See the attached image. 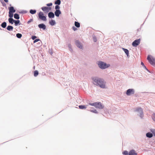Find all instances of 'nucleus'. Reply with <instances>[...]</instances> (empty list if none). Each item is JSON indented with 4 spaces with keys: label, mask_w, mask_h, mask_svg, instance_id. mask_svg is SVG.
<instances>
[{
    "label": "nucleus",
    "mask_w": 155,
    "mask_h": 155,
    "mask_svg": "<svg viewBox=\"0 0 155 155\" xmlns=\"http://www.w3.org/2000/svg\"><path fill=\"white\" fill-rule=\"evenodd\" d=\"M2 3L3 6H6V4L4 2H2Z\"/></svg>",
    "instance_id": "obj_48"
},
{
    "label": "nucleus",
    "mask_w": 155,
    "mask_h": 155,
    "mask_svg": "<svg viewBox=\"0 0 155 155\" xmlns=\"http://www.w3.org/2000/svg\"><path fill=\"white\" fill-rule=\"evenodd\" d=\"M74 25L77 28H79L80 26V23L79 22L76 21L74 22Z\"/></svg>",
    "instance_id": "obj_24"
},
{
    "label": "nucleus",
    "mask_w": 155,
    "mask_h": 155,
    "mask_svg": "<svg viewBox=\"0 0 155 155\" xmlns=\"http://www.w3.org/2000/svg\"><path fill=\"white\" fill-rule=\"evenodd\" d=\"M14 16V18L17 20H18L20 18L19 15L17 13H15Z\"/></svg>",
    "instance_id": "obj_21"
},
{
    "label": "nucleus",
    "mask_w": 155,
    "mask_h": 155,
    "mask_svg": "<svg viewBox=\"0 0 155 155\" xmlns=\"http://www.w3.org/2000/svg\"><path fill=\"white\" fill-rule=\"evenodd\" d=\"M129 155H134L132 152L130 150L129 152Z\"/></svg>",
    "instance_id": "obj_47"
},
{
    "label": "nucleus",
    "mask_w": 155,
    "mask_h": 155,
    "mask_svg": "<svg viewBox=\"0 0 155 155\" xmlns=\"http://www.w3.org/2000/svg\"><path fill=\"white\" fill-rule=\"evenodd\" d=\"M48 16L49 18H54L55 16V14L52 12H50L48 14Z\"/></svg>",
    "instance_id": "obj_12"
},
{
    "label": "nucleus",
    "mask_w": 155,
    "mask_h": 155,
    "mask_svg": "<svg viewBox=\"0 0 155 155\" xmlns=\"http://www.w3.org/2000/svg\"><path fill=\"white\" fill-rule=\"evenodd\" d=\"M155 143V141H154Z\"/></svg>",
    "instance_id": "obj_57"
},
{
    "label": "nucleus",
    "mask_w": 155,
    "mask_h": 155,
    "mask_svg": "<svg viewBox=\"0 0 155 155\" xmlns=\"http://www.w3.org/2000/svg\"><path fill=\"white\" fill-rule=\"evenodd\" d=\"M97 64L99 68L102 69H104L109 67L110 65L107 64L101 61H98L97 62Z\"/></svg>",
    "instance_id": "obj_2"
},
{
    "label": "nucleus",
    "mask_w": 155,
    "mask_h": 155,
    "mask_svg": "<svg viewBox=\"0 0 155 155\" xmlns=\"http://www.w3.org/2000/svg\"><path fill=\"white\" fill-rule=\"evenodd\" d=\"M56 22L54 20L51 19L49 21V24L51 26H53L56 24Z\"/></svg>",
    "instance_id": "obj_15"
},
{
    "label": "nucleus",
    "mask_w": 155,
    "mask_h": 155,
    "mask_svg": "<svg viewBox=\"0 0 155 155\" xmlns=\"http://www.w3.org/2000/svg\"><path fill=\"white\" fill-rule=\"evenodd\" d=\"M38 27L40 29H42L44 30H45L46 28V25L44 23H41L38 25Z\"/></svg>",
    "instance_id": "obj_11"
},
{
    "label": "nucleus",
    "mask_w": 155,
    "mask_h": 155,
    "mask_svg": "<svg viewBox=\"0 0 155 155\" xmlns=\"http://www.w3.org/2000/svg\"><path fill=\"white\" fill-rule=\"evenodd\" d=\"M91 79L94 82V84L99 86L102 88H106L105 82L103 79L97 77H93L91 78Z\"/></svg>",
    "instance_id": "obj_1"
},
{
    "label": "nucleus",
    "mask_w": 155,
    "mask_h": 155,
    "mask_svg": "<svg viewBox=\"0 0 155 155\" xmlns=\"http://www.w3.org/2000/svg\"><path fill=\"white\" fill-rule=\"evenodd\" d=\"M37 38V37L35 35H32L31 37V38L33 40H35Z\"/></svg>",
    "instance_id": "obj_41"
},
{
    "label": "nucleus",
    "mask_w": 155,
    "mask_h": 155,
    "mask_svg": "<svg viewBox=\"0 0 155 155\" xmlns=\"http://www.w3.org/2000/svg\"><path fill=\"white\" fill-rule=\"evenodd\" d=\"M52 5H53L52 3L51 2V3H49L47 4L46 5L47 6V7H50V6H52Z\"/></svg>",
    "instance_id": "obj_39"
},
{
    "label": "nucleus",
    "mask_w": 155,
    "mask_h": 155,
    "mask_svg": "<svg viewBox=\"0 0 155 155\" xmlns=\"http://www.w3.org/2000/svg\"><path fill=\"white\" fill-rule=\"evenodd\" d=\"M143 25V24H142V25H141V26L142 25Z\"/></svg>",
    "instance_id": "obj_54"
},
{
    "label": "nucleus",
    "mask_w": 155,
    "mask_h": 155,
    "mask_svg": "<svg viewBox=\"0 0 155 155\" xmlns=\"http://www.w3.org/2000/svg\"><path fill=\"white\" fill-rule=\"evenodd\" d=\"M33 19H30L28 22L27 24H29L30 22H33Z\"/></svg>",
    "instance_id": "obj_42"
},
{
    "label": "nucleus",
    "mask_w": 155,
    "mask_h": 155,
    "mask_svg": "<svg viewBox=\"0 0 155 155\" xmlns=\"http://www.w3.org/2000/svg\"><path fill=\"white\" fill-rule=\"evenodd\" d=\"M15 20L13 18H9L8 19V21L9 23L12 25L15 23Z\"/></svg>",
    "instance_id": "obj_18"
},
{
    "label": "nucleus",
    "mask_w": 155,
    "mask_h": 155,
    "mask_svg": "<svg viewBox=\"0 0 155 155\" xmlns=\"http://www.w3.org/2000/svg\"><path fill=\"white\" fill-rule=\"evenodd\" d=\"M38 72L37 70H35L34 72V75L35 77H37L38 75Z\"/></svg>",
    "instance_id": "obj_28"
},
{
    "label": "nucleus",
    "mask_w": 155,
    "mask_h": 155,
    "mask_svg": "<svg viewBox=\"0 0 155 155\" xmlns=\"http://www.w3.org/2000/svg\"><path fill=\"white\" fill-rule=\"evenodd\" d=\"M146 136L148 138H151L153 137V134L150 132H148L146 133Z\"/></svg>",
    "instance_id": "obj_17"
},
{
    "label": "nucleus",
    "mask_w": 155,
    "mask_h": 155,
    "mask_svg": "<svg viewBox=\"0 0 155 155\" xmlns=\"http://www.w3.org/2000/svg\"><path fill=\"white\" fill-rule=\"evenodd\" d=\"M41 9L45 13H46L48 12L50 10H51V7L44 6L42 7Z\"/></svg>",
    "instance_id": "obj_8"
},
{
    "label": "nucleus",
    "mask_w": 155,
    "mask_h": 155,
    "mask_svg": "<svg viewBox=\"0 0 155 155\" xmlns=\"http://www.w3.org/2000/svg\"><path fill=\"white\" fill-rule=\"evenodd\" d=\"M61 14V12L60 10H56L54 12L55 15L57 17H59Z\"/></svg>",
    "instance_id": "obj_14"
},
{
    "label": "nucleus",
    "mask_w": 155,
    "mask_h": 155,
    "mask_svg": "<svg viewBox=\"0 0 155 155\" xmlns=\"http://www.w3.org/2000/svg\"><path fill=\"white\" fill-rule=\"evenodd\" d=\"M96 105L95 107L99 109H102L104 107V106L103 104H102L100 102H96Z\"/></svg>",
    "instance_id": "obj_9"
},
{
    "label": "nucleus",
    "mask_w": 155,
    "mask_h": 155,
    "mask_svg": "<svg viewBox=\"0 0 155 155\" xmlns=\"http://www.w3.org/2000/svg\"><path fill=\"white\" fill-rule=\"evenodd\" d=\"M141 65H142V66L143 67V68L144 67V66H145V65L142 62H141Z\"/></svg>",
    "instance_id": "obj_49"
},
{
    "label": "nucleus",
    "mask_w": 155,
    "mask_h": 155,
    "mask_svg": "<svg viewBox=\"0 0 155 155\" xmlns=\"http://www.w3.org/2000/svg\"><path fill=\"white\" fill-rule=\"evenodd\" d=\"M134 111L137 113V115L141 119H143L144 117L143 112V109L141 107H137L134 110Z\"/></svg>",
    "instance_id": "obj_3"
},
{
    "label": "nucleus",
    "mask_w": 155,
    "mask_h": 155,
    "mask_svg": "<svg viewBox=\"0 0 155 155\" xmlns=\"http://www.w3.org/2000/svg\"><path fill=\"white\" fill-rule=\"evenodd\" d=\"M7 25L6 22L5 21H4L1 24V26L3 28H5L7 26Z\"/></svg>",
    "instance_id": "obj_20"
},
{
    "label": "nucleus",
    "mask_w": 155,
    "mask_h": 155,
    "mask_svg": "<svg viewBox=\"0 0 155 155\" xmlns=\"http://www.w3.org/2000/svg\"><path fill=\"white\" fill-rule=\"evenodd\" d=\"M152 118L153 121L155 120V113L153 114L152 115Z\"/></svg>",
    "instance_id": "obj_38"
},
{
    "label": "nucleus",
    "mask_w": 155,
    "mask_h": 155,
    "mask_svg": "<svg viewBox=\"0 0 155 155\" xmlns=\"http://www.w3.org/2000/svg\"><path fill=\"white\" fill-rule=\"evenodd\" d=\"M131 151L133 153L134 155H137V153L134 150L132 149V150H131Z\"/></svg>",
    "instance_id": "obj_36"
},
{
    "label": "nucleus",
    "mask_w": 155,
    "mask_h": 155,
    "mask_svg": "<svg viewBox=\"0 0 155 155\" xmlns=\"http://www.w3.org/2000/svg\"><path fill=\"white\" fill-rule=\"evenodd\" d=\"M96 102H94V103H89L88 104L90 105L94 106L95 107L96 105Z\"/></svg>",
    "instance_id": "obj_33"
},
{
    "label": "nucleus",
    "mask_w": 155,
    "mask_h": 155,
    "mask_svg": "<svg viewBox=\"0 0 155 155\" xmlns=\"http://www.w3.org/2000/svg\"><path fill=\"white\" fill-rule=\"evenodd\" d=\"M14 23L15 25L16 26L21 25V24L20 23V21L18 19L17 20H15Z\"/></svg>",
    "instance_id": "obj_19"
},
{
    "label": "nucleus",
    "mask_w": 155,
    "mask_h": 155,
    "mask_svg": "<svg viewBox=\"0 0 155 155\" xmlns=\"http://www.w3.org/2000/svg\"><path fill=\"white\" fill-rule=\"evenodd\" d=\"M122 153L123 155H128L129 153L127 150H124L122 152Z\"/></svg>",
    "instance_id": "obj_32"
},
{
    "label": "nucleus",
    "mask_w": 155,
    "mask_h": 155,
    "mask_svg": "<svg viewBox=\"0 0 155 155\" xmlns=\"http://www.w3.org/2000/svg\"><path fill=\"white\" fill-rule=\"evenodd\" d=\"M16 37L18 38H20L22 36V35L21 33H18L16 34Z\"/></svg>",
    "instance_id": "obj_29"
},
{
    "label": "nucleus",
    "mask_w": 155,
    "mask_h": 155,
    "mask_svg": "<svg viewBox=\"0 0 155 155\" xmlns=\"http://www.w3.org/2000/svg\"><path fill=\"white\" fill-rule=\"evenodd\" d=\"M68 47L70 49V50H72V49L71 48V45L70 44H68Z\"/></svg>",
    "instance_id": "obj_44"
},
{
    "label": "nucleus",
    "mask_w": 155,
    "mask_h": 155,
    "mask_svg": "<svg viewBox=\"0 0 155 155\" xmlns=\"http://www.w3.org/2000/svg\"><path fill=\"white\" fill-rule=\"evenodd\" d=\"M0 30H2V29L1 28H0Z\"/></svg>",
    "instance_id": "obj_52"
},
{
    "label": "nucleus",
    "mask_w": 155,
    "mask_h": 155,
    "mask_svg": "<svg viewBox=\"0 0 155 155\" xmlns=\"http://www.w3.org/2000/svg\"><path fill=\"white\" fill-rule=\"evenodd\" d=\"M147 59L149 63L153 66L155 67V58L153 57H150V55H148L147 57Z\"/></svg>",
    "instance_id": "obj_5"
},
{
    "label": "nucleus",
    "mask_w": 155,
    "mask_h": 155,
    "mask_svg": "<svg viewBox=\"0 0 155 155\" xmlns=\"http://www.w3.org/2000/svg\"><path fill=\"white\" fill-rule=\"evenodd\" d=\"M76 45L78 48L80 49H82L83 46L81 43L78 40H77L75 41Z\"/></svg>",
    "instance_id": "obj_10"
},
{
    "label": "nucleus",
    "mask_w": 155,
    "mask_h": 155,
    "mask_svg": "<svg viewBox=\"0 0 155 155\" xmlns=\"http://www.w3.org/2000/svg\"><path fill=\"white\" fill-rule=\"evenodd\" d=\"M39 41H40V40L39 39L36 38L35 40H34L33 43H35L38 42Z\"/></svg>",
    "instance_id": "obj_40"
},
{
    "label": "nucleus",
    "mask_w": 155,
    "mask_h": 155,
    "mask_svg": "<svg viewBox=\"0 0 155 155\" xmlns=\"http://www.w3.org/2000/svg\"><path fill=\"white\" fill-rule=\"evenodd\" d=\"M4 1L6 3H8V0H4Z\"/></svg>",
    "instance_id": "obj_51"
},
{
    "label": "nucleus",
    "mask_w": 155,
    "mask_h": 155,
    "mask_svg": "<svg viewBox=\"0 0 155 155\" xmlns=\"http://www.w3.org/2000/svg\"><path fill=\"white\" fill-rule=\"evenodd\" d=\"M140 38L135 40L132 43V45L134 47H137L140 44Z\"/></svg>",
    "instance_id": "obj_7"
},
{
    "label": "nucleus",
    "mask_w": 155,
    "mask_h": 155,
    "mask_svg": "<svg viewBox=\"0 0 155 155\" xmlns=\"http://www.w3.org/2000/svg\"><path fill=\"white\" fill-rule=\"evenodd\" d=\"M33 68H34V69H35V66H34V67H33Z\"/></svg>",
    "instance_id": "obj_53"
},
{
    "label": "nucleus",
    "mask_w": 155,
    "mask_h": 155,
    "mask_svg": "<svg viewBox=\"0 0 155 155\" xmlns=\"http://www.w3.org/2000/svg\"><path fill=\"white\" fill-rule=\"evenodd\" d=\"M73 30L74 31H76L77 30V28L74 26H73L72 28Z\"/></svg>",
    "instance_id": "obj_46"
},
{
    "label": "nucleus",
    "mask_w": 155,
    "mask_h": 155,
    "mask_svg": "<svg viewBox=\"0 0 155 155\" xmlns=\"http://www.w3.org/2000/svg\"><path fill=\"white\" fill-rule=\"evenodd\" d=\"M79 108L81 109H84L86 108V106L85 105H80L78 106Z\"/></svg>",
    "instance_id": "obj_22"
},
{
    "label": "nucleus",
    "mask_w": 155,
    "mask_h": 155,
    "mask_svg": "<svg viewBox=\"0 0 155 155\" xmlns=\"http://www.w3.org/2000/svg\"><path fill=\"white\" fill-rule=\"evenodd\" d=\"M92 108L93 109L92 110H89V111H90L91 112H92L93 113H95V114H98V112L97 111V110L95 109H94V108Z\"/></svg>",
    "instance_id": "obj_25"
},
{
    "label": "nucleus",
    "mask_w": 155,
    "mask_h": 155,
    "mask_svg": "<svg viewBox=\"0 0 155 155\" xmlns=\"http://www.w3.org/2000/svg\"><path fill=\"white\" fill-rule=\"evenodd\" d=\"M154 121L155 122V120H154Z\"/></svg>",
    "instance_id": "obj_56"
},
{
    "label": "nucleus",
    "mask_w": 155,
    "mask_h": 155,
    "mask_svg": "<svg viewBox=\"0 0 155 155\" xmlns=\"http://www.w3.org/2000/svg\"><path fill=\"white\" fill-rule=\"evenodd\" d=\"M38 16L39 19L44 21H47L46 16L45 15L44 13L42 12H40L38 13Z\"/></svg>",
    "instance_id": "obj_4"
},
{
    "label": "nucleus",
    "mask_w": 155,
    "mask_h": 155,
    "mask_svg": "<svg viewBox=\"0 0 155 155\" xmlns=\"http://www.w3.org/2000/svg\"><path fill=\"white\" fill-rule=\"evenodd\" d=\"M144 68L145 69L149 72L152 73V72L147 68L146 67V66H144Z\"/></svg>",
    "instance_id": "obj_43"
},
{
    "label": "nucleus",
    "mask_w": 155,
    "mask_h": 155,
    "mask_svg": "<svg viewBox=\"0 0 155 155\" xmlns=\"http://www.w3.org/2000/svg\"><path fill=\"white\" fill-rule=\"evenodd\" d=\"M13 8H14V7L13 6H11L10 7H8L9 12H11V13H12Z\"/></svg>",
    "instance_id": "obj_27"
},
{
    "label": "nucleus",
    "mask_w": 155,
    "mask_h": 155,
    "mask_svg": "<svg viewBox=\"0 0 155 155\" xmlns=\"http://www.w3.org/2000/svg\"><path fill=\"white\" fill-rule=\"evenodd\" d=\"M16 12V10L14 9V8H13V12H12V13H13L14 14V13L15 12Z\"/></svg>",
    "instance_id": "obj_50"
},
{
    "label": "nucleus",
    "mask_w": 155,
    "mask_h": 155,
    "mask_svg": "<svg viewBox=\"0 0 155 155\" xmlns=\"http://www.w3.org/2000/svg\"><path fill=\"white\" fill-rule=\"evenodd\" d=\"M28 12L26 10H22L21 11L18 12L20 14H25L27 13Z\"/></svg>",
    "instance_id": "obj_30"
},
{
    "label": "nucleus",
    "mask_w": 155,
    "mask_h": 155,
    "mask_svg": "<svg viewBox=\"0 0 155 155\" xmlns=\"http://www.w3.org/2000/svg\"><path fill=\"white\" fill-rule=\"evenodd\" d=\"M59 5H56L55 7V8L56 10H60V7L59 6Z\"/></svg>",
    "instance_id": "obj_34"
},
{
    "label": "nucleus",
    "mask_w": 155,
    "mask_h": 155,
    "mask_svg": "<svg viewBox=\"0 0 155 155\" xmlns=\"http://www.w3.org/2000/svg\"><path fill=\"white\" fill-rule=\"evenodd\" d=\"M6 29L9 31H12L13 30V27L12 25H9L6 27Z\"/></svg>",
    "instance_id": "obj_16"
},
{
    "label": "nucleus",
    "mask_w": 155,
    "mask_h": 155,
    "mask_svg": "<svg viewBox=\"0 0 155 155\" xmlns=\"http://www.w3.org/2000/svg\"><path fill=\"white\" fill-rule=\"evenodd\" d=\"M61 3V1L60 0H56L54 2L55 4L56 5H59Z\"/></svg>",
    "instance_id": "obj_26"
},
{
    "label": "nucleus",
    "mask_w": 155,
    "mask_h": 155,
    "mask_svg": "<svg viewBox=\"0 0 155 155\" xmlns=\"http://www.w3.org/2000/svg\"><path fill=\"white\" fill-rule=\"evenodd\" d=\"M152 132L153 134V135L155 137V129H152L150 130Z\"/></svg>",
    "instance_id": "obj_35"
},
{
    "label": "nucleus",
    "mask_w": 155,
    "mask_h": 155,
    "mask_svg": "<svg viewBox=\"0 0 155 155\" xmlns=\"http://www.w3.org/2000/svg\"><path fill=\"white\" fill-rule=\"evenodd\" d=\"M48 52L49 54H50L51 55H52V54H53V52L52 49H49L48 51Z\"/></svg>",
    "instance_id": "obj_45"
},
{
    "label": "nucleus",
    "mask_w": 155,
    "mask_h": 155,
    "mask_svg": "<svg viewBox=\"0 0 155 155\" xmlns=\"http://www.w3.org/2000/svg\"><path fill=\"white\" fill-rule=\"evenodd\" d=\"M124 52L127 55V56L128 58H129L130 57L129 53V50L126 48H122Z\"/></svg>",
    "instance_id": "obj_13"
},
{
    "label": "nucleus",
    "mask_w": 155,
    "mask_h": 155,
    "mask_svg": "<svg viewBox=\"0 0 155 155\" xmlns=\"http://www.w3.org/2000/svg\"><path fill=\"white\" fill-rule=\"evenodd\" d=\"M36 10L35 9H31L29 11V12L32 15L36 13Z\"/></svg>",
    "instance_id": "obj_23"
},
{
    "label": "nucleus",
    "mask_w": 155,
    "mask_h": 155,
    "mask_svg": "<svg viewBox=\"0 0 155 155\" xmlns=\"http://www.w3.org/2000/svg\"><path fill=\"white\" fill-rule=\"evenodd\" d=\"M93 38L94 42H96L97 41V39L95 35L93 36Z\"/></svg>",
    "instance_id": "obj_37"
},
{
    "label": "nucleus",
    "mask_w": 155,
    "mask_h": 155,
    "mask_svg": "<svg viewBox=\"0 0 155 155\" xmlns=\"http://www.w3.org/2000/svg\"><path fill=\"white\" fill-rule=\"evenodd\" d=\"M135 93V90L134 89H129L126 91V94L127 96H130Z\"/></svg>",
    "instance_id": "obj_6"
},
{
    "label": "nucleus",
    "mask_w": 155,
    "mask_h": 155,
    "mask_svg": "<svg viewBox=\"0 0 155 155\" xmlns=\"http://www.w3.org/2000/svg\"><path fill=\"white\" fill-rule=\"evenodd\" d=\"M8 16L9 17V18H13L14 14L12 13H11L8 12Z\"/></svg>",
    "instance_id": "obj_31"
},
{
    "label": "nucleus",
    "mask_w": 155,
    "mask_h": 155,
    "mask_svg": "<svg viewBox=\"0 0 155 155\" xmlns=\"http://www.w3.org/2000/svg\"><path fill=\"white\" fill-rule=\"evenodd\" d=\"M11 4H10V6H11Z\"/></svg>",
    "instance_id": "obj_55"
}]
</instances>
